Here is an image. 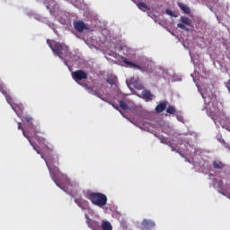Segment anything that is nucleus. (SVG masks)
Wrapping results in <instances>:
<instances>
[{"label": "nucleus", "mask_w": 230, "mask_h": 230, "mask_svg": "<svg viewBox=\"0 0 230 230\" xmlns=\"http://www.w3.org/2000/svg\"><path fill=\"white\" fill-rule=\"evenodd\" d=\"M162 143H164V145H168V141L164 138L162 139Z\"/></svg>", "instance_id": "32"}, {"label": "nucleus", "mask_w": 230, "mask_h": 230, "mask_svg": "<svg viewBox=\"0 0 230 230\" xmlns=\"http://www.w3.org/2000/svg\"><path fill=\"white\" fill-rule=\"evenodd\" d=\"M137 8H139V10H143V12H146V10H148V6L146 5V4L143 3V2H139L137 4Z\"/></svg>", "instance_id": "21"}, {"label": "nucleus", "mask_w": 230, "mask_h": 230, "mask_svg": "<svg viewBox=\"0 0 230 230\" xmlns=\"http://www.w3.org/2000/svg\"><path fill=\"white\" fill-rule=\"evenodd\" d=\"M178 6L182 12H184V13H190V7L186 6V4L178 3Z\"/></svg>", "instance_id": "20"}, {"label": "nucleus", "mask_w": 230, "mask_h": 230, "mask_svg": "<svg viewBox=\"0 0 230 230\" xmlns=\"http://www.w3.org/2000/svg\"><path fill=\"white\" fill-rule=\"evenodd\" d=\"M47 44L53 51L54 55H57L61 60L67 58V57H71V51H69V47L66 45V43L47 40Z\"/></svg>", "instance_id": "1"}, {"label": "nucleus", "mask_w": 230, "mask_h": 230, "mask_svg": "<svg viewBox=\"0 0 230 230\" xmlns=\"http://www.w3.org/2000/svg\"><path fill=\"white\" fill-rule=\"evenodd\" d=\"M177 112V110L175 109V106L169 105L166 109L167 114H175Z\"/></svg>", "instance_id": "22"}, {"label": "nucleus", "mask_w": 230, "mask_h": 230, "mask_svg": "<svg viewBox=\"0 0 230 230\" xmlns=\"http://www.w3.org/2000/svg\"><path fill=\"white\" fill-rule=\"evenodd\" d=\"M170 146L172 147V152H177V148L173 146V144H171Z\"/></svg>", "instance_id": "30"}, {"label": "nucleus", "mask_w": 230, "mask_h": 230, "mask_svg": "<svg viewBox=\"0 0 230 230\" xmlns=\"http://www.w3.org/2000/svg\"><path fill=\"white\" fill-rule=\"evenodd\" d=\"M107 83H108L110 85H116V78H108V79H107Z\"/></svg>", "instance_id": "24"}, {"label": "nucleus", "mask_w": 230, "mask_h": 230, "mask_svg": "<svg viewBox=\"0 0 230 230\" xmlns=\"http://www.w3.org/2000/svg\"><path fill=\"white\" fill-rule=\"evenodd\" d=\"M101 227L102 230H112V225L109 221L103 220L101 224Z\"/></svg>", "instance_id": "18"}, {"label": "nucleus", "mask_w": 230, "mask_h": 230, "mask_svg": "<svg viewBox=\"0 0 230 230\" xmlns=\"http://www.w3.org/2000/svg\"><path fill=\"white\" fill-rule=\"evenodd\" d=\"M78 84L82 85V87H84V89H85V91H87V93H89V94L97 96V98H100L101 100H103V101L105 100V99H103V94H102L100 92H98V90H94V88L93 86H89V84H87V83H80Z\"/></svg>", "instance_id": "7"}, {"label": "nucleus", "mask_w": 230, "mask_h": 230, "mask_svg": "<svg viewBox=\"0 0 230 230\" xmlns=\"http://www.w3.org/2000/svg\"><path fill=\"white\" fill-rule=\"evenodd\" d=\"M18 128H21V123H18ZM22 130V135L24 136V137H26V139H28L29 143L31 145V146H33V148L36 150L37 154H40V151H39V149H37V147H35V146L33 145V143L31 142V139L30 138L31 136L29 134L26 133L25 130Z\"/></svg>", "instance_id": "15"}, {"label": "nucleus", "mask_w": 230, "mask_h": 230, "mask_svg": "<svg viewBox=\"0 0 230 230\" xmlns=\"http://www.w3.org/2000/svg\"><path fill=\"white\" fill-rule=\"evenodd\" d=\"M1 93L5 97V100H6L7 103H9V105H13V99L12 98V96H10V94H8V92L6 91V89L4 90V92H1Z\"/></svg>", "instance_id": "17"}, {"label": "nucleus", "mask_w": 230, "mask_h": 230, "mask_svg": "<svg viewBox=\"0 0 230 230\" xmlns=\"http://www.w3.org/2000/svg\"><path fill=\"white\" fill-rule=\"evenodd\" d=\"M119 107H120V109H122V111L128 110V105L127 104V102H125V101H119Z\"/></svg>", "instance_id": "23"}, {"label": "nucleus", "mask_w": 230, "mask_h": 230, "mask_svg": "<svg viewBox=\"0 0 230 230\" xmlns=\"http://www.w3.org/2000/svg\"><path fill=\"white\" fill-rule=\"evenodd\" d=\"M141 226L143 230L154 229V227H155V222L150 219H144L141 222Z\"/></svg>", "instance_id": "10"}, {"label": "nucleus", "mask_w": 230, "mask_h": 230, "mask_svg": "<svg viewBox=\"0 0 230 230\" xmlns=\"http://www.w3.org/2000/svg\"><path fill=\"white\" fill-rule=\"evenodd\" d=\"M64 64H65V66H67V61L65 60V61H64Z\"/></svg>", "instance_id": "34"}, {"label": "nucleus", "mask_w": 230, "mask_h": 230, "mask_svg": "<svg viewBox=\"0 0 230 230\" xmlns=\"http://www.w3.org/2000/svg\"><path fill=\"white\" fill-rule=\"evenodd\" d=\"M48 10H51V8L54 10V8L57 6V2L55 0H50L49 2L45 3Z\"/></svg>", "instance_id": "19"}, {"label": "nucleus", "mask_w": 230, "mask_h": 230, "mask_svg": "<svg viewBox=\"0 0 230 230\" xmlns=\"http://www.w3.org/2000/svg\"><path fill=\"white\" fill-rule=\"evenodd\" d=\"M213 166L215 170H224L226 168V164L222 163L220 160H215L213 162Z\"/></svg>", "instance_id": "16"}, {"label": "nucleus", "mask_w": 230, "mask_h": 230, "mask_svg": "<svg viewBox=\"0 0 230 230\" xmlns=\"http://www.w3.org/2000/svg\"><path fill=\"white\" fill-rule=\"evenodd\" d=\"M180 21L182 23H178L177 24L178 28H180L181 30H185V31H190V28H188L186 26H191V20L188 17L181 16ZM184 24H186V25H184Z\"/></svg>", "instance_id": "8"}, {"label": "nucleus", "mask_w": 230, "mask_h": 230, "mask_svg": "<svg viewBox=\"0 0 230 230\" xmlns=\"http://www.w3.org/2000/svg\"><path fill=\"white\" fill-rule=\"evenodd\" d=\"M122 62L126 65L128 66V67H131L132 69H138L139 71H143V67H141L140 66L136 65L135 63H133L132 61H128V59L124 58L122 60Z\"/></svg>", "instance_id": "14"}, {"label": "nucleus", "mask_w": 230, "mask_h": 230, "mask_svg": "<svg viewBox=\"0 0 230 230\" xmlns=\"http://www.w3.org/2000/svg\"><path fill=\"white\" fill-rule=\"evenodd\" d=\"M167 15H170L171 17H176L175 13H173V12L170 9H166L165 10Z\"/></svg>", "instance_id": "26"}, {"label": "nucleus", "mask_w": 230, "mask_h": 230, "mask_svg": "<svg viewBox=\"0 0 230 230\" xmlns=\"http://www.w3.org/2000/svg\"><path fill=\"white\" fill-rule=\"evenodd\" d=\"M112 107H114V109H116L117 111H119V107H118V105L112 103Z\"/></svg>", "instance_id": "31"}, {"label": "nucleus", "mask_w": 230, "mask_h": 230, "mask_svg": "<svg viewBox=\"0 0 230 230\" xmlns=\"http://www.w3.org/2000/svg\"><path fill=\"white\" fill-rule=\"evenodd\" d=\"M166 102H160L157 106L155 108V111L157 114H161V112H164V111H166L167 107Z\"/></svg>", "instance_id": "13"}, {"label": "nucleus", "mask_w": 230, "mask_h": 230, "mask_svg": "<svg viewBox=\"0 0 230 230\" xmlns=\"http://www.w3.org/2000/svg\"><path fill=\"white\" fill-rule=\"evenodd\" d=\"M141 96L143 100H146V102H152V100H154V94H152L150 90H144L141 93Z\"/></svg>", "instance_id": "12"}, {"label": "nucleus", "mask_w": 230, "mask_h": 230, "mask_svg": "<svg viewBox=\"0 0 230 230\" xmlns=\"http://www.w3.org/2000/svg\"><path fill=\"white\" fill-rule=\"evenodd\" d=\"M220 141H221V143L226 144V140L222 139V140H220Z\"/></svg>", "instance_id": "33"}, {"label": "nucleus", "mask_w": 230, "mask_h": 230, "mask_svg": "<svg viewBox=\"0 0 230 230\" xmlns=\"http://www.w3.org/2000/svg\"><path fill=\"white\" fill-rule=\"evenodd\" d=\"M86 199H88V200L94 206H98V208L107 206V195L102 192H87Z\"/></svg>", "instance_id": "3"}, {"label": "nucleus", "mask_w": 230, "mask_h": 230, "mask_svg": "<svg viewBox=\"0 0 230 230\" xmlns=\"http://www.w3.org/2000/svg\"><path fill=\"white\" fill-rule=\"evenodd\" d=\"M6 87L3 84V83H0V93H4V90Z\"/></svg>", "instance_id": "27"}, {"label": "nucleus", "mask_w": 230, "mask_h": 230, "mask_svg": "<svg viewBox=\"0 0 230 230\" xmlns=\"http://www.w3.org/2000/svg\"><path fill=\"white\" fill-rule=\"evenodd\" d=\"M136 115L138 116V118H145V111H137Z\"/></svg>", "instance_id": "25"}, {"label": "nucleus", "mask_w": 230, "mask_h": 230, "mask_svg": "<svg viewBox=\"0 0 230 230\" xmlns=\"http://www.w3.org/2000/svg\"><path fill=\"white\" fill-rule=\"evenodd\" d=\"M24 121H26L27 123H29V129H28V133L26 132V134H31L30 136L31 137H37V134H39V130H37V128H35V126H33V123H31L33 121V118L30 117V116H25L23 117Z\"/></svg>", "instance_id": "5"}, {"label": "nucleus", "mask_w": 230, "mask_h": 230, "mask_svg": "<svg viewBox=\"0 0 230 230\" xmlns=\"http://www.w3.org/2000/svg\"><path fill=\"white\" fill-rule=\"evenodd\" d=\"M72 78L76 84H80L82 80H87V73L84 70H75L72 72Z\"/></svg>", "instance_id": "6"}, {"label": "nucleus", "mask_w": 230, "mask_h": 230, "mask_svg": "<svg viewBox=\"0 0 230 230\" xmlns=\"http://www.w3.org/2000/svg\"><path fill=\"white\" fill-rule=\"evenodd\" d=\"M46 164L49 171V175L52 179V181L55 182L56 186L58 188H60L61 190H64V187H62V181H60V178L57 176V172H58V156L54 155L49 160H45Z\"/></svg>", "instance_id": "2"}, {"label": "nucleus", "mask_w": 230, "mask_h": 230, "mask_svg": "<svg viewBox=\"0 0 230 230\" xmlns=\"http://www.w3.org/2000/svg\"><path fill=\"white\" fill-rule=\"evenodd\" d=\"M207 114L211 119H213L214 123H219L222 125V119H224V111H220L218 108H213L207 110Z\"/></svg>", "instance_id": "4"}, {"label": "nucleus", "mask_w": 230, "mask_h": 230, "mask_svg": "<svg viewBox=\"0 0 230 230\" xmlns=\"http://www.w3.org/2000/svg\"><path fill=\"white\" fill-rule=\"evenodd\" d=\"M85 218H87L86 224L90 229L100 230V222L92 220L87 215H85Z\"/></svg>", "instance_id": "9"}, {"label": "nucleus", "mask_w": 230, "mask_h": 230, "mask_svg": "<svg viewBox=\"0 0 230 230\" xmlns=\"http://www.w3.org/2000/svg\"><path fill=\"white\" fill-rule=\"evenodd\" d=\"M74 27L75 28L76 31L79 33H82L84 30H87V25H85V22L82 21L75 22Z\"/></svg>", "instance_id": "11"}, {"label": "nucleus", "mask_w": 230, "mask_h": 230, "mask_svg": "<svg viewBox=\"0 0 230 230\" xmlns=\"http://www.w3.org/2000/svg\"><path fill=\"white\" fill-rule=\"evenodd\" d=\"M49 28H51V30H53L54 31H57V29H55V24L53 23H49Z\"/></svg>", "instance_id": "28"}, {"label": "nucleus", "mask_w": 230, "mask_h": 230, "mask_svg": "<svg viewBox=\"0 0 230 230\" xmlns=\"http://www.w3.org/2000/svg\"><path fill=\"white\" fill-rule=\"evenodd\" d=\"M217 137H222V135L217 136Z\"/></svg>", "instance_id": "35"}, {"label": "nucleus", "mask_w": 230, "mask_h": 230, "mask_svg": "<svg viewBox=\"0 0 230 230\" xmlns=\"http://www.w3.org/2000/svg\"><path fill=\"white\" fill-rule=\"evenodd\" d=\"M61 177L64 181H66V182H69V180H67V176L61 174Z\"/></svg>", "instance_id": "29"}, {"label": "nucleus", "mask_w": 230, "mask_h": 230, "mask_svg": "<svg viewBox=\"0 0 230 230\" xmlns=\"http://www.w3.org/2000/svg\"><path fill=\"white\" fill-rule=\"evenodd\" d=\"M75 202H77V200H76V199H75Z\"/></svg>", "instance_id": "36"}]
</instances>
